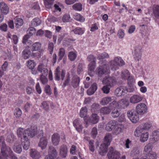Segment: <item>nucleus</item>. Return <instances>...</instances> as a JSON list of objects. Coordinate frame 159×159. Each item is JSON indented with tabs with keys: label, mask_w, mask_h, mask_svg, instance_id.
<instances>
[{
	"label": "nucleus",
	"mask_w": 159,
	"mask_h": 159,
	"mask_svg": "<svg viewBox=\"0 0 159 159\" xmlns=\"http://www.w3.org/2000/svg\"><path fill=\"white\" fill-rule=\"evenodd\" d=\"M1 145L2 147L1 148L2 155L0 157V159H7L8 155L10 156L11 159H18L10 148L4 144V138L3 136L1 137L0 138V145ZM19 159H20V157Z\"/></svg>",
	"instance_id": "obj_1"
},
{
	"label": "nucleus",
	"mask_w": 159,
	"mask_h": 159,
	"mask_svg": "<svg viewBox=\"0 0 159 159\" xmlns=\"http://www.w3.org/2000/svg\"><path fill=\"white\" fill-rule=\"evenodd\" d=\"M37 133V129L36 127H31L30 129H25L22 128H19L17 130V134L18 137L22 139H24V137L26 138L29 137L32 138Z\"/></svg>",
	"instance_id": "obj_2"
},
{
	"label": "nucleus",
	"mask_w": 159,
	"mask_h": 159,
	"mask_svg": "<svg viewBox=\"0 0 159 159\" xmlns=\"http://www.w3.org/2000/svg\"><path fill=\"white\" fill-rule=\"evenodd\" d=\"M112 139L111 134H107L104 138L103 143L102 144L99 151V154L102 156H104L106 154L107 147L109 146Z\"/></svg>",
	"instance_id": "obj_3"
},
{
	"label": "nucleus",
	"mask_w": 159,
	"mask_h": 159,
	"mask_svg": "<svg viewBox=\"0 0 159 159\" xmlns=\"http://www.w3.org/2000/svg\"><path fill=\"white\" fill-rule=\"evenodd\" d=\"M134 135L136 137H140V141L144 143L147 141L149 138V133L140 127H137L134 132Z\"/></svg>",
	"instance_id": "obj_4"
},
{
	"label": "nucleus",
	"mask_w": 159,
	"mask_h": 159,
	"mask_svg": "<svg viewBox=\"0 0 159 159\" xmlns=\"http://www.w3.org/2000/svg\"><path fill=\"white\" fill-rule=\"evenodd\" d=\"M152 144L149 142L144 148V153L147 156L148 159H156L157 157L156 153L152 151Z\"/></svg>",
	"instance_id": "obj_5"
},
{
	"label": "nucleus",
	"mask_w": 159,
	"mask_h": 159,
	"mask_svg": "<svg viewBox=\"0 0 159 159\" xmlns=\"http://www.w3.org/2000/svg\"><path fill=\"white\" fill-rule=\"evenodd\" d=\"M110 67L113 70L119 69V66H122L125 64V62L120 57H115L113 60L110 62Z\"/></svg>",
	"instance_id": "obj_6"
},
{
	"label": "nucleus",
	"mask_w": 159,
	"mask_h": 159,
	"mask_svg": "<svg viewBox=\"0 0 159 159\" xmlns=\"http://www.w3.org/2000/svg\"><path fill=\"white\" fill-rule=\"evenodd\" d=\"M100 65L99 67L97 68V71L98 75L99 77H101L103 75H106L110 73L109 68L107 65L106 64L105 62L103 63L102 64V62H100Z\"/></svg>",
	"instance_id": "obj_7"
},
{
	"label": "nucleus",
	"mask_w": 159,
	"mask_h": 159,
	"mask_svg": "<svg viewBox=\"0 0 159 159\" xmlns=\"http://www.w3.org/2000/svg\"><path fill=\"white\" fill-rule=\"evenodd\" d=\"M108 159H126V157L123 155L120 157V154L112 147H110L107 154Z\"/></svg>",
	"instance_id": "obj_8"
},
{
	"label": "nucleus",
	"mask_w": 159,
	"mask_h": 159,
	"mask_svg": "<svg viewBox=\"0 0 159 159\" xmlns=\"http://www.w3.org/2000/svg\"><path fill=\"white\" fill-rule=\"evenodd\" d=\"M99 120V117L96 114H93L90 117H86L84 119L85 127H87L90 123L92 124L97 123Z\"/></svg>",
	"instance_id": "obj_9"
},
{
	"label": "nucleus",
	"mask_w": 159,
	"mask_h": 159,
	"mask_svg": "<svg viewBox=\"0 0 159 159\" xmlns=\"http://www.w3.org/2000/svg\"><path fill=\"white\" fill-rule=\"evenodd\" d=\"M110 102H111L110 105H113L115 106H116V98L114 96H107L104 97L100 101L101 104L102 105H107Z\"/></svg>",
	"instance_id": "obj_10"
},
{
	"label": "nucleus",
	"mask_w": 159,
	"mask_h": 159,
	"mask_svg": "<svg viewBox=\"0 0 159 159\" xmlns=\"http://www.w3.org/2000/svg\"><path fill=\"white\" fill-rule=\"evenodd\" d=\"M136 112L139 115H143L147 113L148 108L147 105L143 103L138 104L136 107Z\"/></svg>",
	"instance_id": "obj_11"
},
{
	"label": "nucleus",
	"mask_w": 159,
	"mask_h": 159,
	"mask_svg": "<svg viewBox=\"0 0 159 159\" xmlns=\"http://www.w3.org/2000/svg\"><path fill=\"white\" fill-rule=\"evenodd\" d=\"M127 116L130 121L133 123H136L139 120V114L134 110L128 111L127 112Z\"/></svg>",
	"instance_id": "obj_12"
},
{
	"label": "nucleus",
	"mask_w": 159,
	"mask_h": 159,
	"mask_svg": "<svg viewBox=\"0 0 159 159\" xmlns=\"http://www.w3.org/2000/svg\"><path fill=\"white\" fill-rule=\"evenodd\" d=\"M102 83L104 84L112 87L116 84V80L114 77L106 76L103 78Z\"/></svg>",
	"instance_id": "obj_13"
},
{
	"label": "nucleus",
	"mask_w": 159,
	"mask_h": 159,
	"mask_svg": "<svg viewBox=\"0 0 159 159\" xmlns=\"http://www.w3.org/2000/svg\"><path fill=\"white\" fill-rule=\"evenodd\" d=\"M141 47L139 45L135 46L133 53L134 58L136 61H139L141 57Z\"/></svg>",
	"instance_id": "obj_14"
},
{
	"label": "nucleus",
	"mask_w": 159,
	"mask_h": 159,
	"mask_svg": "<svg viewBox=\"0 0 159 159\" xmlns=\"http://www.w3.org/2000/svg\"><path fill=\"white\" fill-rule=\"evenodd\" d=\"M65 73V71L64 70H62L61 72L60 71V67L59 66H58L55 71V80L57 81L60 80V77L61 76V80H63L64 78Z\"/></svg>",
	"instance_id": "obj_15"
},
{
	"label": "nucleus",
	"mask_w": 159,
	"mask_h": 159,
	"mask_svg": "<svg viewBox=\"0 0 159 159\" xmlns=\"http://www.w3.org/2000/svg\"><path fill=\"white\" fill-rule=\"evenodd\" d=\"M159 141V132L157 130L153 131L149 139V142L155 144Z\"/></svg>",
	"instance_id": "obj_16"
},
{
	"label": "nucleus",
	"mask_w": 159,
	"mask_h": 159,
	"mask_svg": "<svg viewBox=\"0 0 159 159\" xmlns=\"http://www.w3.org/2000/svg\"><path fill=\"white\" fill-rule=\"evenodd\" d=\"M143 99V96L140 93L134 94L129 99V102L132 104H135L141 101Z\"/></svg>",
	"instance_id": "obj_17"
},
{
	"label": "nucleus",
	"mask_w": 159,
	"mask_h": 159,
	"mask_svg": "<svg viewBox=\"0 0 159 159\" xmlns=\"http://www.w3.org/2000/svg\"><path fill=\"white\" fill-rule=\"evenodd\" d=\"M48 155L44 159H55L54 156L57 154L56 150L52 146H49L48 150Z\"/></svg>",
	"instance_id": "obj_18"
},
{
	"label": "nucleus",
	"mask_w": 159,
	"mask_h": 159,
	"mask_svg": "<svg viewBox=\"0 0 159 159\" xmlns=\"http://www.w3.org/2000/svg\"><path fill=\"white\" fill-rule=\"evenodd\" d=\"M48 139L46 136H42L40 139L39 142L38 146L41 149L43 150L46 148L48 143Z\"/></svg>",
	"instance_id": "obj_19"
},
{
	"label": "nucleus",
	"mask_w": 159,
	"mask_h": 159,
	"mask_svg": "<svg viewBox=\"0 0 159 159\" xmlns=\"http://www.w3.org/2000/svg\"><path fill=\"white\" fill-rule=\"evenodd\" d=\"M124 125L118 124L117 122L116 125L112 130V133L114 135H117L123 132L124 129Z\"/></svg>",
	"instance_id": "obj_20"
},
{
	"label": "nucleus",
	"mask_w": 159,
	"mask_h": 159,
	"mask_svg": "<svg viewBox=\"0 0 159 159\" xmlns=\"http://www.w3.org/2000/svg\"><path fill=\"white\" fill-rule=\"evenodd\" d=\"M73 125L78 132H80L81 131L83 127L82 123L79 119H75L73 122Z\"/></svg>",
	"instance_id": "obj_21"
},
{
	"label": "nucleus",
	"mask_w": 159,
	"mask_h": 159,
	"mask_svg": "<svg viewBox=\"0 0 159 159\" xmlns=\"http://www.w3.org/2000/svg\"><path fill=\"white\" fill-rule=\"evenodd\" d=\"M117 122L115 120H111L109 121L106 125L105 129L107 131H112L116 125Z\"/></svg>",
	"instance_id": "obj_22"
},
{
	"label": "nucleus",
	"mask_w": 159,
	"mask_h": 159,
	"mask_svg": "<svg viewBox=\"0 0 159 159\" xmlns=\"http://www.w3.org/2000/svg\"><path fill=\"white\" fill-rule=\"evenodd\" d=\"M117 104L119 107L125 109L129 105V102L128 100L123 99L119 100L117 103L116 102V105Z\"/></svg>",
	"instance_id": "obj_23"
},
{
	"label": "nucleus",
	"mask_w": 159,
	"mask_h": 159,
	"mask_svg": "<svg viewBox=\"0 0 159 159\" xmlns=\"http://www.w3.org/2000/svg\"><path fill=\"white\" fill-rule=\"evenodd\" d=\"M29 137L26 138L24 137V139H21V142L23 148L24 150H28L30 146V142L29 140Z\"/></svg>",
	"instance_id": "obj_24"
},
{
	"label": "nucleus",
	"mask_w": 159,
	"mask_h": 159,
	"mask_svg": "<svg viewBox=\"0 0 159 159\" xmlns=\"http://www.w3.org/2000/svg\"><path fill=\"white\" fill-rule=\"evenodd\" d=\"M52 142L53 145L54 146L57 145L60 142V136L57 133L53 134L51 137Z\"/></svg>",
	"instance_id": "obj_25"
},
{
	"label": "nucleus",
	"mask_w": 159,
	"mask_h": 159,
	"mask_svg": "<svg viewBox=\"0 0 159 159\" xmlns=\"http://www.w3.org/2000/svg\"><path fill=\"white\" fill-rule=\"evenodd\" d=\"M0 10L5 14H7L9 11V8L7 5L3 2L0 3Z\"/></svg>",
	"instance_id": "obj_26"
},
{
	"label": "nucleus",
	"mask_w": 159,
	"mask_h": 159,
	"mask_svg": "<svg viewBox=\"0 0 159 159\" xmlns=\"http://www.w3.org/2000/svg\"><path fill=\"white\" fill-rule=\"evenodd\" d=\"M30 156L33 159H38L40 157L39 153L34 149L30 150Z\"/></svg>",
	"instance_id": "obj_27"
},
{
	"label": "nucleus",
	"mask_w": 159,
	"mask_h": 159,
	"mask_svg": "<svg viewBox=\"0 0 159 159\" xmlns=\"http://www.w3.org/2000/svg\"><path fill=\"white\" fill-rule=\"evenodd\" d=\"M60 155L62 158L66 157L67 154V149L66 145H62L60 149Z\"/></svg>",
	"instance_id": "obj_28"
},
{
	"label": "nucleus",
	"mask_w": 159,
	"mask_h": 159,
	"mask_svg": "<svg viewBox=\"0 0 159 159\" xmlns=\"http://www.w3.org/2000/svg\"><path fill=\"white\" fill-rule=\"evenodd\" d=\"M37 70L39 71L41 73L42 75H47L48 71L47 68L43 64L39 65L38 67Z\"/></svg>",
	"instance_id": "obj_29"
},
{
	"label": "nucleus",
	"mask_w": 159,
	"mask_h": 159,
	"mask_svg": "<svg viewBox=\"0 0 159 159\" xmlns=\"http://www.w3.org/2000/svg\"><path fill=\"white\" fill-rule=\"evenodd\" d=\"M80 82L79 77L77 76H74L71 82V85L74 88H76L79 86Z\"/></svg>",
	"instance_id": "obj_30"
},
{
	"label": "nucleus",
	"mask_w": 159,
	"mask_h": 159,
	"mask_svg": "<svg viewBox=\"0 0 159 159\" xmlns=\"http://www.w3.org/2000/svg\"><path fill=\"white\" fill-rule=\"evenodd\" d=\"M97 88V84L95 83H93L91 87L87 90V94L89 95L93 94L96 91Z\"/></svg>",
	"instance_id": "obj_31"
},
{
	"label": "nucleus",
	"mask_w": 159,
	"mask_h": 159,
	"mask_svg": "<svg viewBox=\"0 0 159 159\" xmlns=\"http://www.w3.org/2000/svg\"><path fill=\"white\" fill-rule=\"evenodd\" d=\"M13 149L15 152L19 154L22 151L21 146L18 143H16L15 144Z\"/></svg>",
	"instance_id": "obj_32"
},
{
	"label": "nucleus",
	"mask_w": 159,
	"mask_h": 159,
	"mask_svg": "<svg viewBox=\"0 0 159 159\" xmlns=\"http://www.w3.org/2000/svg\"><path fill=\"white\" fill-rule=\"evenodd\" d=\"M73 18L75 20L81 22H83L85 20L84 17L80 14L77 13L74 14Z\"/></svg>",
	"instance_id": "obj_33"
},
{
	"label": "nucleus",
	"mask_w": 159,
	"mask_h": 159,
	"mask_svg": "<svg viewBox=\"0 0 159 159\" xmlns=\"http://www.w3.org/2000/svg\"><path fill=\"white\" fill-rule=\"evenodd\" d=\"M73 31L75 34L81 35L84 33L85 30L84 28L77 27L74 29Z\"/></svg>",
	"instance_id": "obj_34"
},
{
	"label": "nucleus",
	"mask_w": 159,
	"mask_h": 159,
	"mask_svg": "<svg viewBox=\"0 0 159 159\" xmlns=\"http://www.w3.org/2000/svg\"><path fill=\"white\" fill-rule=\"evenodd\" d=\"M130 155L132 157H138L140 156L139 149L137 148H134L132 149Z\"/></svg>",
	"instance_id": "obj_35"
},
{
	"label": "nucleus",
	"mask_w": 159,
	"mask_h": 159,
	"mask_svg": "<svg viewBox=\"0 0 159 159\" xmlns=\"http://www.w3.org/2000/svg\"><path fill=\"white\" fill-rule=\"evenodd\" d=\"M96 67L95 62H92L90 63L89 66V74L91 75L90 74H93L94 73V70Z\"/></svg>",
	"instance_id": "obj_36"
},
{
	"label": "nucleus",
	"mask_w": 159,
	"mask_h": 159,
	"mask_svg": "<svg viewBox=\"0 0 159 159\" xmlns=\"http://www.w3.org/2000/svg\"><path fill=\"white\" fill-rule=\"evenodd\" d=\"M87 112L88 109L86 107H82L79 113L80 116L82 118L86 117Z\"/></svg>",
	"instance_id": "obj_37"
},
{
	"label": "nucleus",
	"mask_w": 159,
	"mask_h": 159,
	"mask_svg": "<svg viewBox=\"0 0 159 159\" xmlns=\"http://www.w3.org/2000/svg\"><path fill=\"white\" fill-rule=\"evenodd\" d=\"M30 55L31 51L30 50L25 49L22 52V57L25 59L29 58Z\"/></svg>",
	"instance_id": "obj_38"
},
{
	"label": "nucleus",
	"mask_w": 159,
	"mask_h": 159,
	"mask_svg": "<svg viewBox=\"0 0 159 159\" xmlns=\"http://www.w3.org/2000/svg\"><path fill=\"white\" fill-rule=\"evenodd\" d=\"M42 23L41 21L38 18L34 19L31 22L32 26L36 27L40 25Z\"/></svg>",
	"instance_id": "obj_39"
},
{
	"label": "nucleus",
	"mask_w": 159,
	"mask_h": 159,
	"mask_svg": "<svg viewBox=\"0 0 159 159\" xmlns=\"http://www.w3.org/2000/svg\"><path fill=\"white\" fill-rule=\"evenodd\" d=\"M41 47V44L40 43H35L32 45L31 51L32 52L37 51L40 49Z\"/></svg>",
	"instance_id": "obj_40"
},
{
	"label": "nucleus",
	"mask_w": 159,
	"mask_h": 159,
	"mask_svg": "<svg viewBox=\"0 0 159 159\" xmlns=\"http://www.w3.org/2000/svg\"><path fill=\"white\" fill-rule=\"evenodd\" d=\"M54 0H43L44 4L46 8H51L53 4Z\"/></svg>",
	"instance_id": "obj_41"
},
{
	"label": "nucleus",
	"mask_w": 159,
	"mask_h": 159,
	"mask_svg": "<svg viewBox=\"0 0 159 159\" xmlns=\"http://www.w3.org/2000/svg\"><path fill=\"white\" fill-rule=\"evenodd\" d=\"M152 126V123L150 122H146L143 125H140L137 127L142 128L143 131L148 130Z\"/></svg>",
	"instance_id": "obj_42"
},
{
	"label": "nucleus",
	"mask_w": 159,
	"mask_h": 159,
	"mask_svg": "<svg viewBox=\"0 0 159 159\" xmlns=\"http://www.w3.org/2000/svg\"><path fill=\"white\" fill-rule=\"evenodd\" d=\"M72 8L73 10L76 11H80L82 9V5L80 3H76L72 6Z\"/></svg>",
	"instance_id": "obj_43"
},
{
	"label": "nucleus",
	"mask_w": 159,
	"mask_h": 159,
	"mask_svg": "<svg viewBox=\"0 0 159 159\" xmlns=\"http://www.w3.org/2000/svg\"><path fill=\"white\" fill-rule=\"evenodd\" d=\"M36 65V64L33 60H29L27 62V66L29 69H33Z\"/></svg>",
	"instance_id": "obj_44"
},
{
	"label": "nucleus",
	"mask_w": 159,
	"mask_h": 159,
	"mask_svg": "<svg viewBox=\"0 0 159 159\" xmlns=\"http://www.w3.org/2000/svg\"><path fill=\"white\" fill-rule=\"evenodd\" d=\"M130 75L129 71L127 70H125L122 71L121 77L122 79L127 80Z\"/></svg>",
	"instance_id": "obj_45"
},
{
	"label": "nucleus",
	"mask_w": 159,
	"mask_h": 159,
	"mask_svg": "<svg viewBox=\"0 0 159 159\" xmlns=\"http://www.w3.org/2000/svg\"><path fill=\"white\" fill-rule=\"evenodd\" d=\"M15 23L16 28H19L23 24V22L22 19L18 18L16 19Z\"/></svg>",
	"instance_id": "obj_46"
},
{
	"label": "nucleus",
	"mask_w": 159,
	"mask_h": 159,
	"mask_svg": "<svg viewBox=\"0 0 159 159\" xmlns=\"http://www.w3.org/2000/svg\"><path fill=\"white\" fill-rule=\"evenodd\" d=\"M111 114L112 117L115 118L117 117L120 115L119 109L117 108L113 109L112 111Z\"/></svg>",
	"instance_id": "obj_47"
},
{
	"label": "nucleus",
	"mask_w": 159,
	"mask_h": 159,
	"mask_svg": "<svg viewBox=\"0 0 159 159\" xmlns=\"http://www.w3.org/2000/svg\"><path fill=\"white\" fill-rule=\"evenodd\" d=\"M153 13L156 17L159 18V6H156L153 7Z\"/></svg>",
	"instance_id": "obj_48"
},
{
	"label": "nucleus",
	"mask_w": 159,
	"mask_h": 159,
	"mask_svg": "<svg viewBox=\"0 0 159 159\" xmlns=\"http://www.w3.org/2000/svg\"><path fill=\"white\" fill-rule=\"evenodd\" d=\"M7 38L12 39L14 43V44H16L18 42V39L17 37L15 35H11V34L9 33L7 35Z\"/></svg>",
	"instance_id": "obj_49"
},
{
	"label": "nucleus",
	"mask_w": 159,
	"mask_h": 159,
	"mask_svg": "<svg viewBox=\"0 0 159 159\" xmlns=\"http://www.w3.org/2000/svg\"><path fill=\"white\" fill-rule=\"evenodd\" d=\"M110 112V109L107 107H104L102 108L100 110V112L103 114H108Z\"/></svg>",
	"instance_id": "obj_50"
},
{
	"label": "nucleus",
	"mask_w": 159,
	"mask_h": 159,
	"mask_svg": "<svg viewBox=\"0 0 159 159\" xmlns=\"http://www.w3.org/2000/svg\"><path fill=\"white\" fill-rule=\"evenodd\" d=\"M70 77L69 73H68L64 81L63 82L62 87L65 88L66 86L68 85L70 81Z\"/></svg>",
	"instance_id": "obj_51"
},
{
	"label": "nucleus",
	"mask_w": 159,
	"mask_h": 159,
	"mask_svg": "<svg viewBox=\"0 0 159 159\" xmlns=\"http://www.w3.org/2000/svg\"><path fill=\"white\" fill-rule=\"evenodd\" d=\"M77 57L76 53L73 52H70L68 54V57L70 60L71 61H74Z\"/></svg>",
	"instance_id": "obj_52"
},
{
	"label": "nucleus",
	"mask_w": 159,
	"mask_h": 159,
	"mask_svg": "<svg viewBox=\"0 0 159 159\" xmlns=\"http://www.w3.org/2000/svg\"><path fill=\"white\" fill-rule=\"evenodd\" d=\"M41 107L44 110L47 111H49V106L47 102H43L41 103Z\"/></svg>",
	"instance_id": "obj_53"
},
{
	"label": "nucleus",
	"mask_w": 159,
	"mask_h": 159,
	"mask_svg": "<svg viewBox=\"0 0 159 159\" xmlns=\"http://www.w3.org/2000/svg\"><path fill=\"white\" fill-rule=\"evenodd\" d=\"M70 20V17L69 14H65L63 16L62 20L64 22H69Z\"/></svg>",
	"instance_id": "obj_54"
},
{
	"label": "nucleus",
	"mask_w": 159,
	"mask_h": 159,
	"mask_svg": "<svg viewBox=\"0 0 159 159\" xmlns=\"http://www.w3.org/2000/svg\"><path fill=\"white\" fill-rule=\"evenodd\" d=\"M98 134L97 129L96 128L94 127L93 128L91 132V134L93 138H95Z\"/></svg>",
	"instance_id": "obj_55"
},
{
	"label": "nucleus",
	"mask_w": 159,
	"mask_h": 159,
	"mask_svg": "<svg viewBox=\"0 0 159 159\" xmlns=\"http://www.w3.org/2000/svg\"><path fill=\"white\" fill-rule=\"evenodd\" d=\"M109 57L108 54L106 52H103L99 55L98 58L99 60H101L105 58H108Z\"/></svg>",
	"instance_id": "obj_56"
},
{
	"label": "nucleus",
	"mask_w": 159,
	"mask_h": 159,
	"mask_svg": "<svg viewBox=\"0 0 159 159\" xmlns=\"http://www.w3.org/2000/svg\"><path fill=\"white\" fill-rule=\"evenodd\" d=\"M127 79V80L128 84H134L135 83V80L133 76L132 75H130L129 76V77Z\"/></svg>",
	"instance_id": "obj_57"
},
{
	"label": "nucleus",
	"mask_w": 159,
	"mask_h": 159,
	"mask_svg": "<svg viewBox=\"0 0 159 159\" xmlns=\"http://www.w3.org/2000/svg\"><path fill=\"white\" fill-rule=\"evenodd\" d=\"M14 114L16 117H19L21 115L22 112L19 108H16L15 110Z\"/></svg>",
	"instance_id": "obj_58"
},
{
	"label": "nucleus",
	"mask_w": 159,
	"mask_h": 159,
	"mask_svg": "<svg viewBox=\"0 0 159 159\" xmlns=\"http://www.w3.org/2000/svg\"><path fill=\"white\" fill-rule=\"evenodd\" d=\"M111 87L106 85L102 88V90L104 93L108 94L109 92Z\"/></svg>",
	"instance_id": "obj_59"
},
{
	"label": "nucleus",
	"mask_w": 159,
	"mask_h": 159,
	"mask_svg": "<svg viewBox=\"0 0 159 159\" xmlns=\"http://www.w3.org/2000/svg\"><path fill=\"white\" fill-rule=\"evenodd\" d=\"M47 75H41L40 77V80L43 84H46L48 81V79L46 77Z\"/></svg>",
	"instance_id": "obj_60"
},
{
	"label": "nucleus",
	"mask_w": 159,
	"mask_h": 159,
	"mask_svg": "<svg viewBox=\"0 0 159 159\" xmlns=\"http://www.w3.org/2000/svg\"><path fill=\"white\" fill-rule=\"evenodd\" d=\"M54 7L53 12H60L61 11V9L59 3L54 4Z\"/></svg>",
	"instance_id": "obj_61"
},
{
	"label": "nucleus",
	"mask_w": 159,
	"mask_h": 159,
	"mask_svg": "<svg viewBox=\"0 0 159 159\" xmlns=\"http://www.w3.org/2000/svg\"><path fill=\"white\" fill-rule=\"evenodd\" d=\"M65 53V50L63 48H61L60 49L59 52V60H61L62 59V58L63 57Z\"/></svg>",
	"instance_id": "obj_62"
},
{
	"label": "nucleus",
	"mask_w": 159,
	"mask_h": 159,
	"mask_svg": "<svg viewBox=\"0 0 159 159\" xmlns=\"http://www.w3.org/2000/svg\"><path fill=\"white\" fill-rule=\"evenodd\" d=\"M14 137L13 134L11 133L10 134L7 136V140L8 142L11 143L14 140Z\"/></svg>",
	"instance_id": "obj_63"
},
{
	"label": "nucleus",
	"mask_w": 159,
	"mask_h": 159,
	"mask_svg": "<svg viewBox=\"0 0 159 159\" xmlns=\"http://www.w3.org/2000/svg\"><path fill=\"white\" fill-rule=\"evenodd\" d=\"M128 88H127V90L128 92L132 93L135 90V87L134 84H128Z\"/></svg>",
	"instance_id": "obj_64"
}]
</instances>
